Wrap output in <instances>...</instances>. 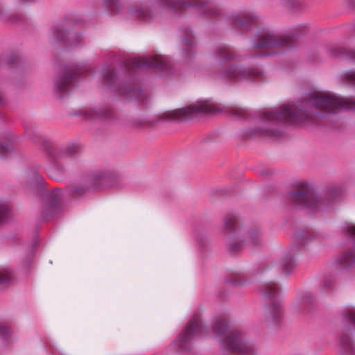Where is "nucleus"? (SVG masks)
Masks as SVG:
<instances>
[{
	"instance_id": "f257e3e1",
	"label": "nucleus",
	"mask_w": 355,
	"mask_h": 355,
	"mask_svg": "<svg viewBox=\"0 0 355 355\" xmlns=\"http://www.w3.org/2000/svg\"><path fill=\"white\" fill-rule=\"evenodd\" d=\"M347 109H355V98H340L329 93L311 94L297 106H283L275 112L265 113L263 119L294 125L313 123L316 118L324 116L317 110L330 112Z\"/></svg>"
},
{
	"instance_id": "f03ea898",
	"label": "nucleus",
	"mask_w": 355,
	"mask_h": 355,
	"mask_svg": "<svg viewBox=\"0 0 355 355\" xmlns=\"http://www.w3.org/2000/svg\"><path fill=\"white\" fill-rule=\"evenodd\" d=\"M341 194L336 185L328 186L322 194L318 193L310 184L300 183L288 193L289 200L295 205L313 210H324Z\"/></svg>"
},
{
	"instance_id": "7ed1b4c3",
	"label": "nucleus",
	"mask_w": 355,
	"mask_h": 355,
	"mask_svg": "<svg viewBox=\"0 0 355 355\" xmlns=\"http://www.w3.org/2000/svg\"><path fill=\"white\" fill-rule=\"evenodd\" d=\"M202 6V3L191 0H157L154 3H137L130 7L128 12L135 19L150 21L162 17L167 11L176 13L191 7Z\"/></svg>"
},
{
	"instance_id": "20e7f679",
	"label": "nucleus",
	"mask_w": 355,
	"mask_h": 355,
	"mask_svg": "<svg viewBox=\"0 0 355 355\" xmlns=\"http://www.w3.org/2000/svg\"><path fill=\"white\" fill-rule=\"evenodd\" d=\"M119 184L116 175L98 171L87 175L80 182L69 185L68 190L71 196L80 198L103 187H115Z\"/></svg>"
},
{
	"instance_id": "39448f33",
	"label": "nucleus",
	"mask_w": 355,
	"mask_h": 355,
	"mask_svg": "<svg viewBox=\"0 0 355 355\" xmlns=\"http://www.w3.org/2000/svg\"><path fill=\"white\" fill-rule=\"evenodd\" d=\"M260 289L264 297L268 300L264 310L266 320L270 326L276 325L282 320L284 315L279 300V287L276 283L269 282L263 284Z\"/></svg>"
},
{
	"instance_id": "423d86ee",
	"label": "nucleus",
	"mask_w": 355,
	"mask_h": 355,
	"mask_svg": "<svg viewBox=\"0 0 355 355\" xmlns=\"http://www.w3.org/2000/svg\"><path fill=\"white\" fill-rule=\"evenodd\" d=\"M291 46V40L276 35L272 31L259 28L250 40V49L254 51H262L266 55H272L269 51Z\"/></svg>"
},
{
	"instance_id": "0eeeda50",
	"label": "nucleus",
	"mask_w": 355,
	"mask_h": 355,
	"mask_svg": "<svg viewBox=\"0 0 355 355\" xmlns=\"http://www.w3.org/2000/svg\"><path fill=\"white\" fill-rule=\"evenodd\" d=\"M220 345L224 350H230L240 355H257L258 352L256 345L248 340L239 331L230 332L220 340Z\"/></svg>"
},
{
	"instance_id": "6e6552de",
	"label": "nucleus",
	"mask_w": 355,
	"mask_h": 355,
	"mask_svg": "<svg viewBox=\"0 0 355 355\" xmlns=\"http://www.w3.org/2000/svg\"><path fill=\"white\" fill-rule=\"evenodd\" d=\"M264 75V71L259 68L245 67L240 64H231L219 71L216 78L226 80L240 81L243 80H259Z\"/></svg>"
},
{
	"instance_id": "1a4fd4ad",
	"label": "nucleus",
	"mask_w": 355,
	"mask_h": 355,
	"mask_svg": "<svg viewBox=\"0 0 355 355\" xmlns=\"http://www.w3.org/2000/svg\"><path fill=\"white\" fill-rule=\"evenodd\" d=\"M216 111V109L214 105L205 102L169 111L163 115L162 120L186 121L204 114H211Z\"/></svg>"
},
{
	"instance_id": "9d476101",
	"label": "nucleus",
	"mask_w": 355,
	"mask_h": 355,
	"mask_svg": "<svg viewBox=\"0 0 355 355\" xmlns=\"http://www.w3.org/2000/svg\"><path fill=\"white\" fill-rule=\"evenodd\" d=\"M224 229L227 232L232 233L236 231L237 239H232L228 243V250L232 253L241 252L244 247V231L239 226V218L233 213L227 214L223 218Z\"/></svg>"
},
{
	"instance_id": "9b49d317",
	"label": "nucleus",
	"mask_w": 355,
	"mask_h": 355,
	"mask_svg": "<svg viewBox=\"0 0 355 355\" xmlns=\"http://www.w3.org/2000/svg\"><path fill=\"white\" fill-rule=\"evenodd\" d=\"M202 329L201 318L198 315H194L179 334L175 344L178 345L182 350L189 351L190 349L187 345L190 344L192 340L202 331Z\"/></svg>"
},
{
	"instance_id": "f8f14e48",
	"label": "nucleus",
	"mask_w": 355,
	"mask_h": 355,
	"mask_svg": "<svg viewBox=\"0 0 355 355\" xmlns=\"http://www.w3.org/2000/svg\"><path fill=\"white\" fill-rule=\"evenodd\" d=\"M83 68H67L64 71L59 75L54 82L55 94L60 99H62L69 93L73 83L76 80L78 71Z\"/></svg>"
},
{
	"instance_id": "ddd939ff",
	"label": "nucleus",
	"mask_w": 355,
	"mask_h": 355,
	"mask_svg": "<svg viewBox=\"0 0 355 355\" xmlns=\"http://www.w3.org/2000/svg\"><path fill=\"white\" fill-rule=\"evenodd\" d=\"M126 65L129 69H155L159 71H167L170 69V64L159 56L130 59L127 61Z\"/></svg>"
},
{
	"instance_id": "4468645a",
	"label": "nucleus",
	"mask_w": 355,
	"mask_h": 355,
	"mask_svg": "<svg viewBox=\"0 0 355 355\" xmlns=\"http://www.w3.org/2000/svg\"><path fill=\"white\" fill-rule=\"evenodd\" d=\"M257 17L250 12H243L234 15L231 18L232 27L241 32L248 31L251 30Z\"/></svg>"
},
{
	"instance_id": "2eb2a0df",
	"label": "nucleus",
	"mask_w": 355,
	"mask_h": 355,
	"mask_svg": "<svg viewBox=\"0 0 355 355\" xmlns=\"http://www.w3.org/2000/svg\"><path fill=\"white\" fill-rule=\"evenodd\" d=\"M60 196V193L56 191L49 193L46 195V202L42 213V218L44 220H50L59 211L58 202Z\"/></svg>"
},
{
	"instance_id": "dca6fc26",
	"label": "nucleus",
	"mask_w": 355,
	"mask_h": 355,
	"mask_svg": "<svg viewBox=\"0 0 355 355\" xmlns=\"http://www.w3.org/2000/svg\"><path fill=\"white\" fill-rule=\"evenodd\" d=\"M53 37L56 42H65L71 46H76L82 40V36L76 33H68L62 25H57L53 31Z\"/></svg>"
},
{
	"instance_id": "f3484780",
	"label": "nucleus",
	"mask_w": 355,
	"mask_h": 355,
	"mask_svg": "<svg viewBox=\"0 0 355 355\" xmlns=\"http://www.w3.org/2000/svg\"><path fill=\"white\" fill-rule=\"evenodd\" d=\"M119 93L121 96H126L130 99H135L144 105L148 101L149 97L143 90L137 88L132 85H125L121 87Z\"/></svg>"
},
{
	"instance_id": "a211bd4d",
	"label": "nucleus",
	"mask_w": 355,
	"mask_h": 355,
	"mask_svg": "<svg viewBox=\"0 0 355 355\" xmlns=\"http://www.w3.org/2000/svg\"><path fill=\"white\" fill-rule=\"evenodd\" d=\"M338 352L340 355H355V343L348 333L341 334Z\"/></svg>"
},
{
	"instance_id": "6ab92c4d",
	"label": "nucleus",
	"mask_w": 355,
	"mask_h": 355,
	"mask_svg": "<svg viewBox=\"0 0 355 355\" xmlns=\"http://www.w3.org/2000/svg\"><path fill=\"white\" fill-rule=\"evenodd\" d=\"M282 132L275 127L264 126L259 128H250L245 132V136L254 137L258 135H262L266 137L278 138L281 136Z\"/></svg>"
},
{
	"instance_id": "aec40b11",
	"label": "nucleus",
	"mask_w": 355,
	"mask_h": 355,
	"mask_svg": "<svg viewBox=\"0 0 355 355\" xmlns=\"http://www.w3.org/2000/svg\"><path fill=\"white\" fill-rule=\"evenodd\" d=\"M336 262L344 271L355 270V251L350 250L342 253Z\"/></svg>"
},
{
	"instance_id": "412c9836",
	"label": "nucleus",
	"mask_w": 355,
	"mask_h": 355,
	"mask_svg": "<svg viewBox=\"0 0 355 355\" xmlns=\"http://www.w3.org/2000/svg\"><path fill=\"white\" fill-rule=\"evenodd\" d=\"M113 114L112 110L107 107L88 109L83 114L86 119L92 121L110 119L113 116Z\"/></svg>"
},
{
	"instance_id": "4be33fe9",
	"label": "nucleus",
	"mask_w": 355,
	"mask_h": 355,
	"mask_svg": "<svg viewBox=\"0 0 355 355\" xmlns=\"http://www.w3.org/2000/svg\"><path fill=\"white\" fill-rule=\"evenodd\" d=\"M79 155L78 148L73 145L62 147L57 150L53 155L56 159H70L76 157Z\"/></svg>"
},
{
	"instance_id": "5701e85b",
	"label": "nucleus",
	"mask_w": 355,
	"mask_h": 355,
	"mask_svg": "<svg viewBox=\"0 0 355 355\" xmlns=\"http://www.w3.org/2000/svg\"><path fill=\"white\" fill-rule=\"evenodd\" d=\"M295 249H291L282 258L279 266L285 273H289L295 266Z\"/></svg>"
},
{
	"instance_id": "b1692460",
	"label": "nucleus",
	"mask_w": 355,
	"mask_h": 355,
	"mask_svg": "<svg viewBox=\"0 0 355 355\" xmlns=\"http://www.w3.org/2000/svg\"><path fill=\"white\" fill-rule=\"evenodd\" d=\"M315 299L314 296L309 292L299 293L293 302V307L297 310L309 306L313 304Z\"/></svg>"
},
{
	"instance_id": "393cba45",
	"label": "nucleus",
	"mask_w": 355,
	"mask_h": 355,
	"mask_svg": "<svg viewBox=\"0 0 355 355\" xmlns=\"http://www.w3.org/2000/svg\"><path fill=\"white\" fill-rule=\"evenodd\" d=\"M248 243L252 246H259L262 244L263 236L259 227H250L247 231Z\"/></svg>"
},
{
	"instance_id": "a878e982",
	"label": "nucleus",
	"mask_w": 355,
	"mask_h": 355,
	"mask_svg": "<svg viewBox=\"0 0 355 355\" xmlns=\"http://www.w3.org/2000/svg\"><path fill=\"white\" fill-rule=\"evenodd\" d=\"M215 55L221 61H230L236 58V54L234 51L227 46H219L215 53Z\"/></svg>"
},
{
	"instance_id": "bb28decb",
	"label": "nucleus",
	"mask_w": 355,
	"mask_h": 355,
	"mask_svg": "<svg viewBox=\"0 0 355 355\" xmlns=\"http://www.w3.org/2000/svg\"><path fill=\"white\" fill-rule=\"evenodd\" d=\"M12 279V275L10 270L8 269H0V289L8 286Z\"/></svg>"
},
{
	"instance_id": "cd10ccee",
	"label": "nucleus",
	"mask_w": 355,
	"mask_h": 355,
	"mask_svg": "<svg viewBox=\"0 0 355 355\" xmlns=\"http://www.w3.org/2000/svg\"><path fill=\"white\" fill-rule=\"evenodd\" d=\"M228 112L236 119H245L248 116V110L240 107H232L230 108Z\"/></svg>"
},
{
	"instance_id": "c85d7f7f",
	"label": "nucleus",
	"mask_w": 355,
	"mask_h": 355,
	"mask_svg": "<svg viewBox=\"0 0 355 355\" xmlns=\"http://www.w3.org/2000/svg\"><path fill=\"white\" fill-rule=\"evenodd\" d=\"M228 329L227 322L223 319H218L213 326V331L217 336H222Z\"/></svg>"
},
{
	"instance_id": "c756f323",
	"label": "nucleus",
	"mask_w": 355,
	"mask_h": 355,
	"mask_svg": "<svg viewBox=\"0 0 355 355\" xmlns=\"http://www.w3.org/2000/svg\"><path fill=\"white\" fill-rule=\"evenodd\" d=\"M103 80L107 85H112L115 80V71L113 68L109 67L103 70Z\"/></svg>"
},
{
	"instance_id": "7c9ffc66",
	"label": "nucleus",
	"mask_w": 355,
	"mask_h": 355,
	"mask_svg": "<svg viewBox=\"0 0 355 355\" xmlns=\"http://www.w3.org/2000/svg\"><path fill=\"white\" fill-rule=\"evenodd\" d=\"M28 182L31 187H43L44 184L43 177L37 171L28 175Z\"/></svg>"
},
{
	"instance_id": "2f4dec72",
	"label": "nucleus",
	"mask_w": 355,
	"mask_h": 355,
	"mask_svg": "<svg viewBox=\"0 0 355 355\" xmlns=\"http://www.w3.org/2000/svg\"><path fill=\"white\" fill-rule=\"evenodd\" d=\"M342 232L345 236L355 241V225L347 224L343 226Z\"/></svg>"
},
{
	"instance_id": "473e14b6",
	"label": "nucleus",
	"mask_w": 355,
	"mask_h": 355,
	"mask_svg": "<svg viewBox=\"0 0 355 355\" xmlns=\"http://www.w3.org/2000/svg\"><path fill=\"white\" fill-rule=\"evenodd\" d=\"M342 77L346 84L355 86V70H349L345 72Z\"/></svg>"
},
{
	"instance_id": "72a5a7b5",
	"label": "nucleus",
	"mask_w": 355,
	"mask_h": 355,
	"mask_svg": "<svg viewBox=\"0 0 355 355\" xmlns=\"http://www.w3.org/2000/svg\"><path fill=\"white\" fill-rule=\"evenodd\" d=\"M105 7L109 8L111 11L118 12L121 8L119 0H103Z\"/></svg>"
},
{
	"instance_id": "f704fd0d",
	"label": "nucleus",
	"mask_w": 355,
	"mask_h": 355,
	"mask_svg": "<svg viewBox=\"0 0 355 355\" xmlns=\"http://www.w3.org/2000/svg\"><path fill=\"white\" fill-rule=\"evenodd\" d=\"M343 316L355 327V307H348L343 311Z\"/></svg>"
},
{
	"instance_id": "c9c22d12",
	"label": "nucleus",
	"mask_w": 355,
	"mask_h": 355,
	"mask_svg": "<svg viewBox=\"0 0 355 355\" xmlns=\"http://www.w3.org/2000/svg\"><path fill=\"white\" fill-rule=\"evenodd\" d=\"M287 8L292 12H295L302 8V4L299 0H287Z\"/></svg>"
},
{
	"instance_id": "e433bc0d",
	"label": "nucleus",
	"mask_w": 355,
	"mask_h": 355,
	"mask_svg": "<svg viewBox=\"0 0 355 355\" xmlns=\"http://www.w3.org/2000/svg\"><path fill=\"white\" fill-rule=\"evenodd\" d=\"M307 235L303 232H298L295 234L293 237V241L301 245H304L306 243Z\"/></svg>"
},
{
	"instance_id": "4c0bfd02",
	"label": "nucleus",
	"mask_w": 355,
	"mask_h": 355,
	"mask_svg": "<svg viewBox=\"0 0 355 355\" xmlns=\"http://www.w3.org/2000/svg\"><path fill=\"white\" fill-rule=\"evenodd\" d=\"M8 211L9 209L6 205L0 204V224H2L7 220Z\"/></svg>"
},
{
	"instance_id": "58836bf2",
	"label": "nucleus",
	"mask_w": 355,
	"mask_h": 355,
	"mask_svg": "<svg viewBox=\"0 0 355 355\" xmlns=\"http://www.w3.org/2000/svg\"><path fill=\"white\" fill-rule=\"evenodd\" d=\"M10 330L8 327L0 325V336L6 338L10 336Z\"/></svg>"
},
{
	"instance_id": "ea45409f",
	"label": "nucleus",
	"mask_w": 355,
	"mask_h": 355,
	"mask_svg": "<svg viewBox=\"0 0 355 355\" xmlns=\"http://www.w3.org/2000/svg\"><path fill=\"white\" fill-rule=\"evenodd\" d=\"M8 20H12L15 21L12 17H8L6 12L3 10V8L0 6V21H6Z\"/></svg>"
},
{
	"instance_id": "a19ab883",
	"label": "nucleus",
	"mask_w": 355,
	"mask_h": 355,
	"mask_svg": "<svg viewBox=\"0 0 355 355\" xmlns=\"http://www.w3.org/2000/svg\"><path fill=\"white\" fill-rule=\"evenodd\" d=\"M12 150V147L10 144H0V157H3V150L9 152Z\"/></svg>"
},
{
	"instance_id": "79ce46f5",
	"label": "nucleus",
	"mask_w": 355,
	"mask_h": 355,
	"mask_svg": "<svg viewBox=\"0 0 355 355\" xmlns=\"http://www.w3.org/2000/svg\"><path fill=\"white\" fill-rule=\"evenodd\" d=\"M31 139L35 142V143H40V142H44V139L42 138L41 136L38 135H34V137H31Z\"/></svg>"
},
{
	"instance_id": "37998d69",
	"label": "nucleus",
	"mask_w": 355,
	"mask_h": 355,
	"mask_svg": "<svg viewBox=\"0 0 355 355\" xmlns=\"http://www.w3.org/2000/svg\"><path fill=\"white\" fill-rule=\"evenodd\" d=\"M183 42L185 46H187V47H189V48H192L194 45V43L191 41H190L188 38L185 37L184 40H183Z\"/></svg>"
},
{
	"instance_id": "c03bdc74",
	"label": "nucleus",
	"mask_w": 355,
	"mask_h": 355,
	"mask_svg": "<svg viewBox=\"0 0 355 355\" xmlns=\"http://www.w3.org/2000/svg\"><path fill=\"white\" fill-rule=\"evenodd\" d=\"M8 59H9V61H8L9 62L14 63L17 60L18 58L17 55L12 54L9 56Z\"/></svg>"
},
{
	"instance_id": "a18cd8bd",
	"label": "nucleus",
	"mask_w": 355,
	"mask_h": 355,
	"mask_svg": "<svg viewBox=\"0 0 355 355\" xmlns=\"http://www.w3.org/2000/svg\"><path fill=\"white\" fill-rule=\"evenodd\" d=\"M349 58L350 60H352L353 62H355V50H351L349 52Z\"/></svg>"
},
{
	"instance_id": "49530a36",
	"label": "nucleus",
	"mask_w": 355,
	"mask_h": 355,
	"mask_svg": "<svg viewBox=\"0 0 355 355\" xmlns=\"http://www.w3.org/2000/svg\"><path fill=\"white\" fill-rule=\"evenodd\" d=\"M4 103H5V96L1 92H0V106L3 105Z\"/></svg>"
},
{
	"instance_id": "de8ad7c7",
	"label": "nucleus",
	"mask_w": 355,
	"mask_h": 355,
	"mask_svg": "<svg viewBox=\"0 0 355 355\" xmlns=\"http://www.w3.org/2000/svg\"><path fill=\"white\" fill-rule=\"evenodd\" d=\"M227 283L230 284H235L236 285L237 284V282L233 281V280H228Z\"/></svg>"
},
{
	"instance_id": "09e8293b",
	"label": "nucleus",
	"mask_w": 355,
	"mask_h": 355,
	"mask_svg": "<svg viewBox=\"0 0 355 355\" xmlns=\"http://www.w3.org/2000/svg\"><path fill=\"white\" fill-rule=\"evenodd\" d=\"M298 28H300V29H302L303 28H304V26H302L301 25L298 26Z\"/></svg>"
}]
</instances>
